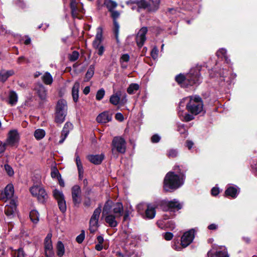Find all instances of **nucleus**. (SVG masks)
Instances as JSON below:
<instances>
[{"mask_svg": "<svg viewBox=\"0 0 257 257\" xmlns=\"http://www.w3.org/2000/svg\"><path fill=\"white\" fill-rule=\"evenodd\" d=\"M203 104L199 96L185 98L180 102L178 114L181 119L189 121L194 119L193 115H197L203 111Z\"/></svg>", "mask_w": 257, "mask_h": 257, "instance_id": "nucleus-1", "label": "nucleus"}, {"mask_svg": "<svg viewBox=\"0 0 257 257\" xmlns=\"http://www.w3.org/2000/svg\"><path fill=\"white\" fill-rule=\"evenodd\" d=\"M180 176L170 172L166 175L164 180V189L166 191L179 188L183 183V173L179 172Z\"/></svg>", "mask_w": 257, "mask_h": 257, "instance_id": "nucleus-2", "label": "nucleus"}, {"mask_svg": "<svg viewBox=\"0 0 257 257\" xmlns=\"http://www.w3.org/2000/svg\"><path fill=\"white\" fill-rule=\"evenodd\" d=\"M200 76L198 69H191L186 76L180 74L176 77L175 79L179 84L188 82L190 85H192L199 80Z\"/></svg>", "mask_w": 257, "mask_h": 257, "instance_id": "nucleus-3", "label": "nucleus"}, {"mask_svg": "<svg viewBox=\"0 0 257 257\" xmlns=\"http://www.w3.org/2000/svg\"><path fill=\"white\" fill-rule=\"evenodd\" d=\"M111 210V202L107 201L103 207L102 210V216L105 217V220L109 226L111 227H116L117 225V222L116 221V216L110 213Z\"/></svg>", "mask_w": 257, "mask_h": 257, "instance_id": "nucleus-4", "label": "nucleus"}, {"mask_svg": "<svg viewBox=\"0 0 257 257\" xmlns=\"http://www.w3.org/2000/svg\"><path fill=\"white\" fill-rule=\"evenodd\" d=\"M103 40V28L99 26L96 29V34L94 40L92 42V46L97 51V53L99 56L103 55L105 50L104 46L101 45Z\"/></svg>", "mask_w": 257, "mask_h": 257, "instance_id": "nucleus-5", "label": "nucleus"}, {"mask_svg": "<svg viewBox=\"0 0 257 257\" xmlns=\"http://www.w3.org/2000/svg\"><path fill=\"white\" fill-rule=\"evenodd\" d=\"M126 143L125 140L121 137H115L112 141L111 151L114 153L115 151L124 154L126 151Z\"/></svg>", "mask_w": 257, "mask_h": 257, "instance_id": "nucleus-6", "label": "nucleus"}, {"mask_svg": "<svg viewBox=\"0 0 257 257\" xmlns=\"http://www.w3.org/2000/svg\"><path fill=\"white\" fill-rule=\"evenodd\" d=\"M30 192L33 196L37 197L41 203H44L48 198V195L45 190L41 186L36 185L32 187Z\"/></svg>", "mask_w": 257, "mask_h": 257, "instance_id": "nucleus-7", "label": "nucleus"}, {"mask_svg": "<svg viewBox=\"0 0 257 257\" xmlns=\"http://www.w3.org/2000/svg\"><path fill=\"white\" fill-rule=\"evenodd\" d=\"M101 212V207L99 206L95 209L89 221V230L91 233H94L98 227V221L100 214Z\"/></svg>", "mask_w": 257, "mask_h": 257, "instance_id": "nucleus-8", "label": "nucleus"}, {"mask_svg": "<svg viewBox=\"0 0 257 257\" xmlns=\"http://www.w3.org/2000/svg\"><path fill=\"white\" fill-rule=\"evenodd\" d=\"M53 195L55 199L57 201L60 211L63 213L65 212L66 210V204L62 192L56 189L53 190Z\"/></svg>", "mask_w": 257, "mask_h": 257, "instance_id": "nucleus-9", "label": "nucleus"}, {"mask_svg": "<svg viewBox=\"0 0 257 257\" xmlns=\"http://www.w3.org/2000/svg\"><path fill=\"white\" fill-rule=\"evenodd\" d=\"M72 198L74 205L79 207L81 202V190L78 185L74 186L71 189Z\"/></svg>", "mask_w": 257, "mask_h": 257, "instance_id": "nucleus-10", "label": "nucleus"}, {"mask_svg": "<svg viewBox=\"0 0 257 257\" xmlns=\"http://www.w3.org/2000/svg\"><path fill=\"white\" fill-rule=\"evenodd\" d=\"M165 211H175L181 209L182 204L176 199L170 201H165L163 204Z\"/></svg>", "mask_w": 257, "mask_h": 257, "instance_id": "nucleus-11", "label": "nucleus"}, {"mask_svg": "<svg viewBox=\"0 0 257 257\" xmlns=\"http://www.w3.org/2000/svg\"><path fill=\"white\" fill-rule=\"evenodd\" d=\"M148 28L147 27H142L139 31L136 36V40L137 46L141 48L144 45L146 41V34L148 32Z\"/></svg>", "mask_w": 257, "mask_h": 257, "instance_id": "nucleus-12", "label": "nucleus"}, {"mask_svg": "<svg viewBox=\"0 0 257 257\" xmlns=\"http://www.w3.org/2000/svg\"><path fill=\"white\" fill-rule=\"evenodd\" d=\"M34 90L36 94L42 101H45L47 97V90L45 87L42 84H37L35 85Z\"/></svg>", "mask_w": 257, "mask_h": 257, "instance_id": "nucleus-13", "label": "nucleus"}, {"mask_svg": "<svg viewBox=\"0 0 257 257\" xmlns=\"http://www.w3.org/2000/svg\"><path fill=\"white\" fill-rule=\"evenodd\" d=\"M194 237V230L191 229L184 233L181 237V245L183 247H186L193 241Z\"/></svg>", "mask_w": 257, "mask_h": 257, "instance_id": "nucleus-14", "label": "nucleus"}, {"mask_svg": "<svg viewBox=\"0 0 257 257\" xmlns=\"http://www.w3.org/2000/svg\"><path fill=\"white\" fill-rule=\"evenodd\" d=\"M216 56L219 61H217L215 64H218L220 62L226 64H229L231 62L230 59L227 55V51L224 48H220L217 50Z\"/></svg>", "mask_w": 257, "mask_h": 257, "instance_id": "nucleus-15", "label": "nucleus"}, {"mask_svg": "<svg viewBox=\"0 0 257 257\" xmlns=\"http://www.w3.org/2000/svg\"><path fill=\"white\" fill-rule=\"evenodd\" d=\"M14 189L13 185L8 184L5 188L4 193L2 194L1 199L5 200L6 199L5 201L7 200L10 201L12 199H16L14 197Z\"/></svg>", "mask_w": 257, "mask_h": 257, "instance_id": "nucleus-16", "label": "nucleus"}, {"mask_svg": "<svg viewBox=\"0 0 257 257\" xmlns=\"http://www.w3.org/2000/svg\"><path fill=\"white\" fill-rule=\"evenodd\" d=\"M17 200L12 199L5 206V213L6 215L9 217L13 216L17 209Z\"/></svg>", "mask_w": 257, "mask_h": 257, "instance_id": "nucleus-17", "label": "nucleus"}, {"mask_svg": "<svg viewBox=\"0 0 257 257\" xmlns=\"http://www.w3.org/2000/svg\"><path fill=\"white\" fill-rule=\"evenodd\" d=\"M19 136L16 130H11L9 132L6 143L8 145L14 146L18 143Z\"/></svg>", "mask_w": 257, "mask_h": 257, "instance_id": "nucleus-18", "label": "nucleus"}, {"mask_svg": "<svg viewBox=\"0 0 257 257\" xmlns=\"http://www.w3.org/2000/svg\"><path fill=\"white\" fill-rule=\"evenodd\" d=\"M52 235L51 233H48L45 239V253L47 255L49 254L50 255L53 254V245L51 240Z\"/></svg>", "mask_w": 257, "mask_h": 257, "instance_id": "nucleus-19", "label": "nucleus"}, {"mask_svg": "<svg viewBox=\"0 0 257 257\" xmlns=\"http://www.w3.org/2000/svg\"><path fill=\"white\" fill-rule=\"evenodd\" d=\"M113 215L117 217V218H120L123 214V207L121 203L117 202L114 204L112 207Z\"/></svg>", "mask_w": 257, "mask_h": 257, "instance_id": "nucleus-20", "label": "nucleus"}, {"mask_svg": "<svg viewBox=\"0 0 257 257\" xmlns=\"http://www.w3.org/2000/svg\"><path fill=\"white\" fill-rule=\"evenodd\" d=\"M72 128V124L70 122H66L63 128L61 134V139L59 141V143L62 144L67 137L69 133V131Z\"/></svg>", "mask_w": 257, "mask_h": 257, "instance_id": "nucleus-21", "label": "nucleus"}, {"mask_svg": "<svg viewBox=\"0 0 257 257\" xmlns=\"http://www.w3.org/2000/svg\"><path fill=\"white\" fill-rule=\"evenodd\" d=\"M87 159L92 163L98 165L100 164L104 159V155H90L87 157Z\"/></svg>", "mask_w": 257, "mask_h": 257, "instance_id": "nucleus-22", "label": "nucleus"}, {"mask_svg": "<svg viewBox=\"0 0 257 257\" xmlns=\"http://www.w3.org/2000/svg\"><path fill=\"white\" fill-rule=\"evenodd\" d=\"M111 120V115H110L107 112H104L99 114L96 120L99 123H105L109 122Z\"/></svg>", "mask_w": 257, "mask_h": 257, "instance_id": "nucleus-23", "label": "nucleus"}, {"mask_svg": "<svg viewBox=\"0 0 257 257\" xmlns=\"http://www.w3.org/2000/svg\"><path fill=\"white\" fill-rule=\"evenodd\" d=\"M70 8L72 16L74 18H77L78 15V8L76 0H70Z\"/></svg>", "mask_w": 257, "mask_h": 257, "instance_id": "nucleus-24", "label": "nucleus"}, {"mask_svg": "<svg viewBox=\"0 0 257 257\" xmlns=\"http://www.w3.org/2000/svg\"><path fill=\"white\" fill-rule=\"evenodd\" d=\"M79 83L78 82H75L72 89V95L75 102H77L79 99Z\"/></svg>", "mask_w": 257, "mask_h": 257, "instance_id": "nucleus-25", "label": "nucleus"}, {"mask_svg": "<svg viewBox=\"0 0 257 257\" xmlns=\"http://www.w3.org/2000/svg\"><path fill=\"white\" fill-rule=\"evenodd\" d=\"M67 106L66 101L63 99L59 100L57 104L56 111L67 113Z\"/></svg>", "mask_w": 257, "mask_h": 257, "instance_id": "nucleus-26", "label": "nucleus"}, {"mask_svg": "<svg viewBox=\"0 0 257 257\" xmlns=\"http://www.w3.org/2000/svg\"><path fill=\"white\" fill-rule=\"evenodd\" d=\"M14 74L13 70H2L0 71V80L3 82H5L8 78Z\"/></svg>", "mask_w": 257, "mask_h": 257, "instance_id": "nucleus-27", "label": "nucleus"}, {"mask_svg": "<svg viewBox=\"0 0 257 257\" xmlns=\"http://www.w3.org/2000/svg\"><path fill=\"white\" fill-rule=\"evenodd\" d=\"M160 0H149L148 2L149 11L156 12L159 8Z\"/></svg>", "mask_w": 257, "mask_h": 257, "instance_id": "nucleus-28", "label": "nucleus"}, {"mask_svg": "<svg viewBox=\"0 0 257 257\" xmlns=\"http://www.w3.org/2000/svg\"><path fill=\"white\" fill-rule=\"evenodd\" d=\"M155 214L156 211L155 208L148 205L145 212L146 217L148 219H152L155 217Z\"/></svg>", "mask_w": 257, "mask_h": 257, "instance_id": "nucleus-29", "label": "nucleus"}, {"mask_svg": "<svg viewBox=\"0 0 257 257\" xmlns=\"http://www.w3.org/2000/svg\"><path fill=\"white\" fill-rule=\"evenodd\" d=\"M18 101V95L14 91H11L9 95V103L11 105H15Z\"/></svg>", "mask_w": 257, "mask_h": 257, "instance_id": "nucleus-30", "label": "nucleus"}, {"mask_svg": "<svg viewBox=\"0 0 257 257\" xmlns=\"http://www.w3.org/2000/svg\"><path fill=\"white\" fill-rule=\"evenodd\" d=\"M66 113L56 111L55 122L57 123H62L65 120Z\"/></svg>", "mask_w": 257, "mask_h": 257, "instance_id": "nucleus-31", "label": "nucleus"}, {"mask_svg": "<svg viewBox=\"0 0 257 257\" xmlns=\"http://www.w3.org/2000/svg\"><path fill=\"white\" fill-rule=\"evenodd\" d=\"M39 213L36 210H32L30 212V218L34 223H37L39 220Z\"/></svg>", "mask_w": 257, "mask_h": 257, "instance_id": "nucleus-32", "label": "nucleus"}, {"mask_svg": "<svg viewBox=\"0 0 257 257\" xmlns=\"http://www.w3.org/2000/svg\"><path fill=\"white\" fill-rule=\"evenodd\" d=\"M134 3H136V4L138 6V8L140 9H147L149 11V4L148 2L145 0H134L133 2Z\"/></svg>", "mask_w": 257, "mask_h": 257, "instance_id": "nucleus-33", "label": "nucleus"}, {"mask_svg": "<svg viewBox=\"0 0 257 257\" xmlns=\"http://www.w3.org/2000/svg\"><path fill=\"white\" fill-rule=\"evenodd\" d=\"M237 194V190L236 188L233 187H228L225 191L226 196H229L232 198L236 197Z\"/></svg>", "mask_w": 257, "mask_h": 257, "instance_id": "nucleus-34", "label": "nucleus"}, {"mask_svg": "<svg viewBox=\"0 0 257 257\" xmlns=\"http://www.w3.org/2000/svg\"><path fill=\"white\" fill-rule=\"evenodd\" d=\"M65 253L64 245L61 241H58L57 244V254L62 257Z\"/></svg>", "mask_w": 257, "mask_h": 257, "instance_id": "nucleus-35", "label": "nucleus"}, {"mask_svg": "<svg viewBox=\"0 0 257 257\" xmlns=\"http://www.w3.org/2000/svg\"><path fill=\"white\" fill-rule=\"evenodd\" d=\"M113 32L114 33L116 43L117 44H118L119 43V39H118L119 25L117 22H113Z\"/></svg>", "mask_w": 257, "mask_h": 257, "instance_id": "nucleus-36", "label": "nucleus"}, {"mask_svg": "<svg viewBox=\"0 0 257 257\" xmlns=\"http://www.w3.org/2000/svg\"><path fill=\"white\" fill-rule=\"evenodd\" d=\"M42 80L45 84L50 85L53 80L51 75L48 72H46L42 77Z\"/></svg>", "mask_w": 257, "mask_h": 257, "instance_id": "nucleus-37", "label": "nucleus"}, {"mask_svg": "<svg viewBox=\"0 0 257 257\" xmlns=\"http://www.w3.org/2000/svg\"><path fill=\"white\" fill-rule=\"evenodd\" d=\"M104 4L109 12L113 10V9L116 8L117 5L115 2L112 0H105Z\"/></svg>", "mask_w": 257, "mask_h": 257, "instance_id": "nucleus-38", "label": "nucleus"}, {"mask_svg": "<svg viewBox=\"0 0 257 257\" xmlns=\"http://www.w3.org/2000/svg\"><path fill=\"white\" fill-rule=\"evenodd\" d=\"M139 89V85L137 83H132L127 88V92L128 93L132 94L134 93Z\"/></svg>", "mask_w": 257, "mask_h": 257, "instance_id": "nucleus-39", "label": "nucleus"}, {"mask_svg": "<svg viewBox=\"0 0 257 257\" xmlns=\"http://www.w3.org/2000/svg\"><path fill=\"white\" fill-rule=\"evenodd\" d=\"M94 68L93 66H91L87 70L85 77V81H89L93 76L94 74Z\"/></svg>", "mask_w": 257, "mask_h": 257, "instance_id": "nucleus-40", "label": "nucleus"}, {"mask_svg": "<svg viewBox=\"0 0 257 257\" xmlns=\"http://www.w3.org/2000/svg\"><path fill=\"white\" fill-rule=\"evenodd\" d=\"M45 135V132L43 130L38 129L35 131L34 133V136L37 140L42 139L44 137Z\"/></svg>", "mask_w": 257, "mask_h": 257, "instance_id": "nucleus-41", "label": "nucleus"}, {"mask_svg": "<svg viewBox=\"0 0 257 257\" xmlns=\"http://www.w3.org/2000/svg\"><path fill=\"white\" fill-rule=\"evenodd\" d=\"M79 53L77 51H73L71 54H69L68 59L71 62H74L77 60L79 57Z\"/></svg>", "mask_w": 257, "mask_h": 257, "instance_id": "nucleus-42", "label": "nucleus"}, {"mask_svg": "<svg viewBox=\"0 0 257 257\" xmlns=\"http://www.w3.org/2000/svg\"><path fill=\"white\" fill-rule=\"evenodd\" d=\"M109 101L112 104L116 105L119 103L120 97L117 94H113L111 96Z\"/></svg>", "mask_w": 257, "mask_h": 257, "instance_id": "nucleus-43", "label": "nucleus"}, {"mask_svg": "<svg viewBox=\"0 0 257 257\" xmlns=\"http://www.w3.org/2000/svg\"><path fill=\"white\" fill-rule=\"evenodd\" d=\"M51 176L52 178L57 179L59 180L61 179V175L57 168H53L51 170Z\"/></svg>", "mask_w": 257, "mask_h": 257, "instance_id": "nucleus-44", "label": "nucleus"}, {"mask_svg": "<svg viewBox=\"0 0 257 257\" xmlns=\"http://www.w3.org/2000/svg\"><path fill=\"white\" fill-rule=\"evenodd\" d=\"M76 163L78 172H80V173H84L82 164L78 156H76Z\"/></svg>", "mask_w": 257, "mask_h": 257, "instance_id": "nucleus-45", "label": "nucleus"}, {"mask_svg": "<svg viewBox=\"0 0 257 257\" xmlns=\"http://www.w3.org/2000/svg\"><path fill=\"white\" fill-rule=\"evenodd\" d=\"M105 94V91L103 89H99L96 93V99L97 100H101Z\"/></svg>", "mask_w": 257, "mask_h": 257, "instance_id": "nucleus-46", "label": "nucleus"}, {"mask_svg": "<svg viewBox=\"0 0 257 257\" xmlns=\"http://www.w3.org/2000/svg\"><path fill=\"white\" fill-rule=\"evenodd\" d=\"M110 12L111 13V17L113 19V22H117L116 19L119 17L120 13L118 11L114 10H112Z\"/></svg>", "mask_w": 257, "mask_h": 257, "instance_id": "nucleus-47", "label": "nucleus"}, {"mask_svg": "<svg viewBox=\"0 0 257 257\" xmlns=\"http://www.w3.org/2000/svg\"><path fill=\"white\" fill-rule=\"evenodd\" d=\"M159 50L156 46H155L151 52V55L154 59H156L158 57Z\"/></svg>", "mask_w": 257, "mask_h": 257, "instance_id": "nucleus-48", "label": "nucleus"}, {"mask_svg": "<svg viewBox=\"0 0 257 257\" xmlns=\"http://www.w3.org/2000/svg\"><path fill=\"white\" fill-rule=\"evenodd\" d=\"M85 238V233L84 231L82 230L81 231V233L77 236L76 238V241L79 243H81L83 242L84 239Z\"/></svg>", "mask_w": 257, "mask_h": 257, "instance_id": "nucleus-49", "label": "nucleus"}, {"mask_svg": "<svg viewBox=\"0 0 257 257\" xmlns=\"http://www.w3.org/2000/svg\"><path fill=\"white\" fill-rule=\"evenodd\" d=\"M5 169L6 170V171L8 173V174L9 176H12L14 174V171L12 169V168L9 166V165H5Z\"/></svg>", "mask_w": 257, "mask_h": 257, "instance_id": "nucleus-50", "label": "nucleus"}, {"mask_svg": "<svg viewBox=\"0 0 257 257\" xmlns=\"http://www.w3.org/2000/svg\"><path fill=\"white\" fill-rule=\"evenodd\" d=\"M177 155V151L176 150L171 149L168 152V156L169 157L174 158Z\"/></svg>", "mask_w": 257, "mask_h": 257, "instance_id": "nucleus-51", "label": "nucleus"}, {"mask_svg": "<svg viewBox=\"0 0 257 257\" xmlns=\"http://www.w3.org/2000/svg\"><path fill=\"white\" fill-rule=\"evenodd\" d=\"M160 137L158 135H154L151 138V141L152 143H158L160 140Z\"/></svg>", "mask_w": 257, "mask_h": 257, "instance_id": "nucleus-52", "label": "nucleus"}, {"mask_svg": "<svg viewBox=\"0 0 257 257\" xmlns=\"http://www.w3.org/2000/svg\"><path fill=\"white\" fill-rule=\"evenodd\" d=\"M216 257H228L226 251H218L216 252Z\"/></svg>", "mask_w": 257, "mask_h": 257, "instance_id": "nucleus-53", "label": "nucleus"}, {"mask_svg": "<svg viewBox=\"0 0 257 257\" xmlns=\"http://www.w3.org/2000/svg\"><path fill=\"white\" fill-rule=\"evenodd\" d=\"M130 56L127 54H123L120 58V61L122 62H127L129 61Z\"/></svg>", "mask_w": 257, "mask_h": 257, "instance_id": "nucleus-54", "label": "nucleus"}, {"mask_svg": "<svg viewBox=\"0 0 257 257\" xmlns=\"http://www.w3.org/2000/svg\"><path fill=\"white\" fill-rule=\"evenodd\" d=\"M178 131L180 132L181 134H184L186 132V129L184 125H180L178 127Z\"/></svg>", "mask_w": 257, "mask_h": 257, "instance_id": "nucleus-55", "label": "nucleus"}, {"mask_svg": "<svg viewBox=\"0 0 257 257\" xmlns=\"http://www.w3.org/2000/svg\"><path fill=\"white\" fill-rule=\"evenodd\" d=\"M8 145L7 143H3L2 142L0 143V154L3 153L6 149V146Z\"/></svg>", "mask_w": 257, "mask_h": 257, "instance_id": "nucleus-56", "label": "nucleus"}, {"mask_svg": "<svg viewBox=\"0 0 257 257\" xmlns=\"http://www.w3.org/2000/svg\"><path fill=\"white\" fill-rule=\"evenodd\" d=\"M164 238L166 240H171L173 235V234L172 233H170V232H166L165 234H164Z\"/></svg>", "mask_w": 257, "mask_h": 257, "instance_id": "nucleus-57", "label": "nucleus"}, {"mask_svg": "<svg viewBox=\"0 0 257 257\" xmlns=\"http://www.w3.org/2000/svg\"><path fill=\"white\" fill-rule=\"evenodd\" d=\"M115 117L116 119L120 121H122L124 119L123 116L121 113H117L115 114Z\"/></svg>", "mask_w": 257, "mask_h": 257, "instance_id": "nucleus-58", "label": "nucleus"}, {"mask_svg": "<svg viewBox=\"0 0 257 257\" xmlns=\"http://www.w3.org/2000/svg\"><path fill=\"white\" fill-rule=\"evenodd\" d=\"M219 193V190L218 188L213 187L211 190V194L213 196H216Z\"/></svg>", "mask_w": 257, "mask_h": 257, "instance_id": "nucleus-59", "label": "nucleus"}, {"mask_svg": "<svg viewBox=\"0 0 257 257\" xmlns=\"http://www.w3.org/2000/svg\"><path fill=\"white\" fill-rule=\"evenodd\" d=\"M25 37L26 38L25 40L24 43L26 45H28L30 44L31 42V39L28 36H25Z\"/></svg>", "mask_w": 257, "mask_h": 257, "instance_id": "nucleus-60", "label": "nucleus"}, {"mask_svg": "<svg viewBox=\"0 0 257 257\" xmlns=\"http://www.w3.org/2000/svg\"><path fill=\"white\" fill-rule=\"evenodd\" d=\"M208 228L210 230H216L217 228V225L215 224H211L208 226Z\"/></svg>", "mask_w": 257, "mask_h": 257, "instance_id": "nucleus-61", "label": "nucleus"}, {"mask_svg": "<svg viewBox=\"0 0 257 257\" xmlns=\"http://www.w3.org/2000/svg\"><path fill=\"white\" fill-rule=\"evenodd\" d=\"M17 257H24V251L22 249H19Z\"/></svg>", "mask_w": 257, "mask_h": 257, "instance_id": "nucleus-62", "label": "nucleus"}, {"mask_svg": "<svg viewBox=\"0 0 257 257\" xmlns=\"http://www.w3.org/2000/svg\"><path fill=\"white\" fill-rule=\"evenodd\" d=\"M91 204V201L89 198L86 199L84 202L83 204L86 207H89L90 205Z\"/></svg>", "mask_w": 257, "mask_h": 257, "instance_id": "nucleus-63", "label": "nucleus"}, {"mask_svg": "<svg viewBox=\"0 0 257 257\" xmlns=\"http://www.w3.org/2000/svg\"><path fill=\"white\" fill-rule=\"evenodd\" d=\"M130 213L128 211H125L123 216V220L126 221L129 218Z\"/></svg>", "mask_w": 257, "mask_h": 257, "instance_id": "nucleus-64", "label": "nucleus"}]
</instances>
